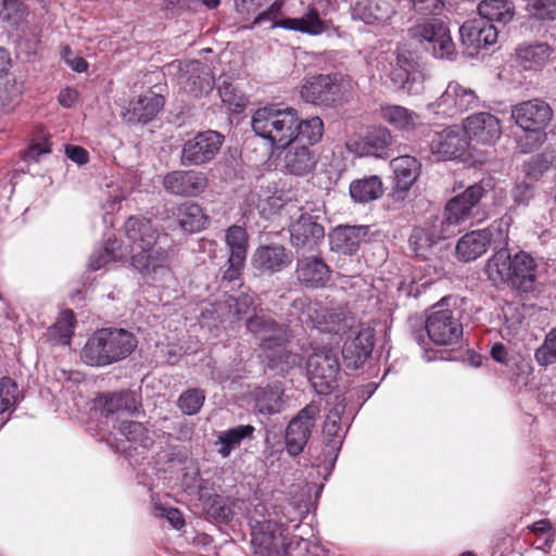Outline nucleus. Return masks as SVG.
Returning <instances> with one entry per match:
<instances>
[{
  "label": "nucleus",
  "instance_id": "26",
  "mask_svg": "<svg viewBox=\"0 0 556 556\" xmlns=\"http://www.w3.org/2000/svg\"><path fill=\"white\" fill-rule=\"evenodd\" d=\"M308 514V506L305 502L287 500L274 505L273 511L266 517L283 532L289 529H298L302 519Z\"/></svg>",
  "mask_w": 556,
  "mask_h": 556
},
{
  "label": "nucleus",
  "instance_id": "57",
  "mask_svg": "<svg viewBox=\"0 0 556 556\" xmlns=\"http://www.w3.org/2000/svg\"><path fill=\"white\" fill-rule=\"evenodd\" d=\"M316 305L307 295L298 296L292 301L290 315L300 321L315 323Z\"/></svg>",
  "mask_w": 556,
  "mask_h": 556
},
{
  "label": "nucleus",
  "instance_id": "25",
  "mask_svg": "<svg viewBox=\"0 0 556 556\" xmlns=\"http://www.w3.org/2000/svg\"><path fill=\"white\" fill-rule=\"evenodd\" d=\"M379 114L384 123L402 134H412L422 125L417 112L400 104H381Z\"/></svg>",
  "mask_w": 556,
  "mask_h": 556
},
{
  "label": "nucleus",
  "instance_id": "51",
  "mask_svg": "<svg viewBox=\"0 0 556 556\" xmlns=\"http://www.w3.org/2000/svg\"><path fill=\"white\" fill-rule=\"evenodd\" d=\"M204 402V391L198 388H191L179 395L176 404L178 405L182 414L192 416L200 412Z\"/></svg>",
  "mask_w": 556,
  "mask_h": 556
},
{
  "label": "nucleus",
  "instance_id": "21",
  "mask_svg": "<svg viewBox=\"0 0 556 556\" xmlns=\"http://www.w3.org/2000/svg\"><path fill=\"white\" fill-rule=\"evenodd\" d=\"M468 141L462 127L448 126L441 131H434L429 141V149L439 160H451L462 156Z\"/></svg>",
  "mask_w": 556,
  "mask_h": 556
},
{
  "label": "nucleus",
  "instance_id": "43",
  "mask_svg": "<svg viewBox=\"0 0 556 556\" xmlns=\"http://www.w3.org/2000/svg\"><path fill=\"white\" fill-rule=\"evenodd\" d=\"M296 130L293 134L294 143L305 142L309 146L320 141L324 134V122L320 117L314 116L307 119H300L296 115Z\"/></svg>",
  "mask_w": 556,
  "mask_h": 556
},
{
  "label": "nucleus",
  "instance_id": "28",
  "mask_svg": "<svg viewBox=\"0 0 556 556\" xmlns=\"http://www.w3.org/2000/svg\"><path fill=\"white\" fill-rule=\"evenodd\" d=\"M368 233L366 226H338L329 236L331 250L352 255Z\"/></svg>",
  "mask_w": 556,
  "mask_h": 556
},
{
  "label": "nucleus",
  "instance_id": "53",
  "mask_svg": "<svg viewBox=\"0 0 556 556\" xmlns=\"http://www.w3.org/2000/svg\"><path fill=\"white\" fill-rule=\"evenodd\" d=\"M176 532H179L178 535H176V545H181L184 541L187 544H193V545H200L205 544L207 536L205 534L198 533L192 526H188L182 514L176 508Z\"/></svg>",
  "mask_w": 556,
  "mask_h": 556
},
{
  "label": "nucleus",
  "instance_id": "35",
  "mask_svg": "<svg viewBox=\"0 0 556 556\" xmlns=\"http://www.w3.org/2000/svg\"><path fill=\"white\" fill-rule=\"evenodd\" d=\"M342 409H339L338 407L332 408L325 420L324 427H323V433L326 441V448L327 454L331 458V466H333L338 453L342 446L344 433L341 428V413Z\"/></svg>",
  "mask_w": 556,
  "mask_h": 556
},
{
  "label": "nucleus",
  "instance_id": "34",
  "mask_svg": "<svg viewBox=\"0 0 556 556\" xmlns=\"http://www.w3.org/2000/svg\"><path fill=\"white\" fill-rule=\"evenodd\" d=\"M552 52L547 43L520 46L516 49V61L525 71H538L548 62Z\"/></svg>",
  "mask_w": 556,
  "mask_h": 556
},
{
  "label": "nucleus",
  "instance_id": "7",
  "mask_svg": "<svg viewBox=\"0 0 556 556\" xmlns=\"http://www.w3.org/2000/svg\"><path fill=\"white\" fill-rule=\"evenodd\" d=\"M251 127L256 136L269 141L275 149H287L294 143L296 111L276 106L257 109L252 115Z\"/></svg>",
  "mask_w": 556,
  "mask_h": 556
},
{
  "label": "nucleus",
  "instance_id": "30",
  "mask_svg": "<svg viewBox=\"0 0 556 556\" xmlns=\"http://www.w3.org/2000/svg\"><path fill=\"white\" fill-rule=\"evenodd\" d=\"M394 174V189L397 192H407L418 179L421 163L415 156L402 155L391 161Z\"/></svg>",
  "mask_w": 556,
  "mask_h": 556
},
{
  "label": "nucleus",
  "instance_id": "5",
  "mask_svg": "<svg viewBox=\"0 0 556 556\" xmlns=\"http://www.w3.org/2000/svg\"><path fill=\"white\" fill-rule=\"evenodd\" d=\"M136 346L137 340L129 331L103 328L86 341L80 359L88 366L104 367L126 358Z\"/></svg>",
  "mask_w": 556,
  "mask_h": 556
},
{
  "label": "nucleus",
  "instance_id": "61",
  "mask_svg": "<svg viewBox=\"0 0 556 556\" xmlns=\"http://www.w3.org/2000/svg\"><path fill=\"white\" fill-rule=\"evenodd\" d=\"M483 231L491 235L490 247H493L495 252H509L508 250V229L504 228L502 223H493Z\"/></svg>",
  "mask_w": 556,
  "mask_h": 556
},
{
  "label": "nucleus",
  "instance_id": "15",
  "mask_svg": "<svg viewBox=\"0 0 556 556\" xmlns=\"http://www.w3.org/2000/svg\"><path fill=\"white\" fill-rule=\"evenodd\" d=\"M319 413V405L311 402L289 421L285 433L286 450L289 455L298 456L304 451Z\"/></svg>",
  "mask_w": 556,
  "mask_h": 556
},
{
  "label": "nucleus",
  "instance_id": "29",
  "mask_svg": "<svg viewBox=\"0 0 556 556\" xmlns=\"http://www.w3.org/2000/svg\"><path fill=\"white\" fill-rule=\"evenodd\" d=\"M164 98L154 92H147L129 102L124 117L128 123H148L163 108Z\"/></svg>",
  "mask_w": 556,
  "mask_h": 556
},
{
  "label": "nucleus",
  "instance_id": "13",
  "mask_svg": "<svg viewBox=\"0 0 556 556\" xmlns=\"http://www.w3.org/2000/svg\"><path fill=\"white\" fill-rule=\"evenodd\" d=\"M478 106L479 97L476 91L453 80L435 101L427 105V109L434 115L453 118Z\"/></svg>",
  "mask_w": 556,
  "mask_h": 556
},
{
  "label": "nucleus",
  "instance_id": "22",
  "mask_svg": "<svg viewBox=\"0 0 556 556\" xmlns=\"http://www.w3.org/2000/svg\"><path fill=\"white\" fill-rule=\"evenodd\" d=\"M462 128L467 139L482 144H493L502 135L500 119L486 112L468 116Z\"/></svg>",
  "mask_w": 556,
  "mask_h": 556
},
{
  "label": "nucleus",
  "instance_id": "38",
  "mask_svg": "<svg viewBox=\"0 0 556 556\" xmlns=\"http://www.w3.org/2000/svg\"><path fill=\"white\" fill-rule=\"evenodd\" d=\"M138 405V396L132 391L112 393L104 397L102 413L106 418H113L115 415L119 418L125 414L136 412Z\"/></svg>",
  "mask_w": 556,
  "mask_h": 556
},
{
  "label": "nucleus",
  "instance_id": "23",
  "mask_svg": "<svg viewBox=\"0 0 556 556\" xmlns=\"http://www.w3.org/2000/svg\"><path fill=\"white\" fill-rule=\"evenodd\" d=\"M375 345V332L370 328H363L344 342L342 357L350 369L362 368L370 357Z\"/></svg>",
  "mask_w": 556,
  "mask_h": 556
},
{
  "label": "nucleus",
  "instance_id": "49",
  "mask_svg": "<svg viewBox=\"0 0 556 556\" xmlns=\"http://www.w3.org/2000/svg\"><path fill=\"white\" fill-rule=\"evenodd\" d=\"M74 321L73 312H62L56 323L49 329L50 338L56 343L67 344L74 333Z\"/></svg>",
  "mask_w": 556,
  "mask_h": 556
},
{
  "label": "nucleus",
  "instance_id": "59",
  "mask_svg": "<svg viewBox=\"0 0 556 556\" xmlns=\"http://www.w3.org/2000/svg\"><path fill=\"white\" fill-rule=\"evenodd\" d=\"M413 10L422 18L439 17L444 9L445 3L443 0H410Z\"/></svg>",
  "mask_w": 556,
  "mask_h": 556
},
{
  "label": "nucleus",
  "instance_id": "37",
  "mask_svg": "<svg viewBox=\"0 0 556 556\" xmlns=\"http://www.w3.org/2000/svg\"><path fill=\"white\" fill-rule=\"evenodd\" d=\"M349 191L354 202L365 204L381 198L384 188L379 176L370 175L354 179L350 184Z\"/></svg>",
  "mask_w": 556,
  "mask_h": 556
},
{
  "label": "nucleus",
  "instance_id": "9",
  "mask_svg": "<svg viewBox=\"0 0 556 556\" xmlns=\"http://www.w3.org/2000/svg\"><path fill=\"white\" fill-rule=\"evenodd\" d=\"M464 311L460 307H448L445 299L433 305L428 315L425 329L429 339L437 345L457 344L464 333L462 318Z\"/></svg>",
  "mask_w": 556,
  "mask_h": 556
},
{
  "label": "nucleus",
  "instance_id": "2",
  "mask_svg": "<svg viewBox=\"0 0 556 556\" xmlns=\"http://www.w3.org/2000/svg\"><path fill=\"white\" fill-rule=\"evenodd\" d=\"M283 0H275L266 9L256 0H235V9L242 21H250L243 29L252 30L257 26L269 24V29L281 28L309 36H318L327 30L326 22L321 20L314 3L305 7L300 17L282 16Z\"/></svg>",
  "mask_w": 556,
  "mask_h": 556
},
{
  "label": "nucleus",
  "instance_id": "48",
  "mask_svg": "<svg viewBox=\"0 0 556 556\" xmlns=\"http://www.w3.org/2000/svg\"><path fill=\"white\" fill-rule=\"evenodd\" d=\"M225 240L229 249V255L247 258L249 237L245 228L232 225L226 230Z\"/></svg>",
  "mask_w": 556,
  "mask_h": 556
},
{
  "label": "nucleus",
  "instance_id": "10",
  "mask_svg": "<svg viewBox=\"0 0 556 556\" xmlns=\"http://www.w3.org/2000/svg\"><path fill=\"white\" fill-rule=\"evenodd\" d=\"M306 371L317 394H330L338 386L340 372L337 351L327 345L314 348L306 361Z\"/></svg>",
  "mask_w": 556,
  "mask_h": 556
},
{
  "label": "nucleus",
  "instance_id": "45",
  "mask_svg": "<svg viewBox=\"0 0 556 556\" xmlns=\"http://www.w3.org/2000/svg\"><path fill=\"white\" fill-rule=\"evenodd\" d=\"M213 486L214 484L210 480L201 477L200 469L197 466L192 465L185 468L181 488L188 495L195 496L200 501L210 493Z\"/></svg>",
  "mask_w": 556,
  "mask_h": 556
},
{
  "label": "nucleus",
  "instance_id": "47",
  "mask_svg": "<svg viewBox=\"0 0 556 556\" xmlns=\"http://www.w3.org/2000/svg\"><path fill=\"white\" fill-rule=\"evenodd\" d=\"M391 142L392 135L388 128H374L364 138V150L367 154L382 157Z\"/></svg>",
  "mask_w": 556,
  "mask_h": 556
},
{
  "label": "nucleus",
  "instance_id": "27",
  "mask_svg": "<svg viewBox=\"0 0 556 556\" xmlns=\"http://www.w3.org/2000/svg\"><path fill=\"white\" fill-rule=\"evenodd\" d=\"M283 156L286 172L294 176H304L317 165V155L305 144L291 143Z\"/></svg>",
  "mask_w": 556,
  "mask_h": 556
},
{
  "label": "nucleus",
  "instance_id": "60",
  "mask_svg": "<svg viewBox=\"0 0 556 556\" xmlns=\"http://www.w3.org/2000/svg\"><path fill=\"white\" fill-rule=\"evenodd\" d=\"M25 7L18 0H5L3 2L1 18L11 26H17L25 17Z\"/></svg>",
  "mask_w": 556,
  "mask_h": 556
},
{
  "label": "nucleus",
  "instance_id": "31",
  "mask_svg": "<svg viewBox=\"0 0 556 556\" xmlns=\"http://www.w3.org/2000/svg\"><path fill=\"white\" fill-rule=\"evenodd\" d=\"M491 235L483 229L465 233L456 244V255L462 262H471L483 255L490 248Z\"/></svg>",
  "mask_w": 556,
  "mask_h": 556
},
{
  "label": "nucleus",
  "instance_id": "54",
  "mask_svg": "<svg viewBox=\"0 0 556 556\" xmlns=\"http://www.w3.org/2000/svg\"><path fill=\"white\" fill-rule=\"evenodd\" d=\"M525 9L538 20H556V0H525Z\"/></svg>",
  "mask_w": 556,
  "mask_h": 556
},
{
  "label": "nucleus",
  "instance_id": "18",
  "mask_svg": "<svg viewBox=\"0 0 556 556\" xmlns=\"http://www.w3.org/2000/svg\"><path fill=\"white\" fill-rule=\"evenodd\" d=\"M324 237V227L308 213L301 214L290 227V241L299 254L314 252Z\"/></svg>",
  "mask_w": 556,
  "mask_h": 556
},
{
  "label": "nucleus",
  "instance_id": "50",
  "mask_svg": "<svg viewBox=\"0 0 556 556\" xmlns=\"http://www.w3.org/2000/svg\"><path fill=\"white\" fill-rule=\"evenodd\" d=\"M281 326L278 321H276L271 316L265 314H258L254 312L251 316L247 318L245 328L252 334L260 337L261 340L269 334V332H275Z\"/></svg>",
  "mask_w": 556,
  "mask_h": 556
},
{
  "label": "nucleus",
  "instance_id": "42",
  "mask_svg": "<svg viewBox=\"0 0 556 556\" xmlns=\"http://www.w3.org/2000/svg\"><path fill=\"white\" fill-rule=\"evenodd\" d=\"M126 249L116 239L109 238L103 250L94 251L88 262V267L92 270H99L112 262L124 258Z\"/></svg>",
  "mask_w": 556,
  "mask_h": 556
},
{
  "label": "nucleus",
  "instance_id": "8",
  "mask_svg": "<svg viewBox=\"0 0 556 556\" xmlns=\"http://www.w3.org/2000/svg\"><path fill=\"white\" fill-rule=\"evenodd\" d=\"M356 81L346 74L334 72L308 78L301 88V98L312 104L330 106L346 102L355 92Z\"/></svg>",
  "mask_w": 556,
  "mask_h": 556
},
{
  "label": "nucleus",
  "instance_id": "52",
  "mask_svg": "<svg viewBox=\"0 0 556 556\" xmlns=\"http://www.w3.org/2000/svg\"><path fill=\"white\" fill-rule=\"evenodd\" d=\"M229 313L238 320L245 319L256 312L254 296L241 293L238 296H230L227 301Z\"/></svg>",
  "mask_w": 556,
  "mask_h": 556
},
{
  "label": "nucleus",
  "instance_id": "1",
  "mask_svg": "<svg viewBox=\"0 0 556 556\" xmlns=\"http://www.w3.org/2000/svg\"><path fill=\"white\" fill-rule=\"evenodd\" d=\"M492 189V180L481 179L468 186L464 192L453 197L444 207L443 217L416 226L408 238L414 257L427 261L435 255L438 245L458 231V226L475 217L482 198Z\"/></svg>",
  "mask_w": 556,
  "mask_h": 556
},
{
  "label": "nucleus",
  "instance_id": "3",
  "mask_svg": "<svg viewBox=\"0 0 556 556\" xmlns=\"http://www.w3.org/2000/svg\"><path fill=\"white\" fill-rule=\"evenodd\" d=\"M128 245L124 247L130 254L131 265L141 274L150 275L162 268L168 260L167 252L160 244L161 237L155 236L151 222L147 218L131 216L124 225Z\"/></svg>",
  "mask_w": 556,
  "mask_h": 556
},
{
  "label": "nucleus",
  "instance_id": "17",
  "mask_svg": "<svg viewBox=\"0 0 556 556\" xmlns=\"http://www.w3.org/2000/svg\"><path fill=\"white\" fill-rule=\"evenodd\" d=\"M459 35L467 53L475 55L496 43L498 30L492 23L479 16L466 21L459 28Z\"/></svg>",
  "mask_w": 556,
  "mask_h": 556
},
{
  "label": "nucleus",
  "instance_id": "55",
  "mask_svg": "<svg viewBox=\"0 0 556 556\" xmlns=\"http://www.w3.org/2000/svg\"><path fill=\"white\" fill-rule=\"evenodd\" d=\"M173 496L168 492H155L152 495L153 513L157 518H164L174 528Z\"/></svg>",
  "mask_w": 556,
  "mask_h": 556
},
{
  "label": "nucleus",
  "instance_id": "44",
  "mask_svg": "<svg viewBox=\"0 0 556 556\" xmlns=\"http://www.w3.org/2000/svg\"><path fill=\"white\" fill-rule=\"evenodd\" d=\"M384 75L390 80V87L395 90L407 94H418L422 90V79L414 78L395 63H390V71Z\"/></svg>",
  "mask_w": 556,
  "mask_h": 556
},
{
  "label": "nucleus",
  "instance_id": "11",
  "mask_svg": "<svg viewBox=\"0 0 556 556\" xmlns=\"http://www.w3.org/2000/svg\"><path fill=\"white\" fill-rule=\"evenodd\" d=\"M408 29L410 38L420 42L438 59H452L455 45L445 22L439 17L422 18Z\"/></svg>",
  "mask_w": 556,
  "mask_h": 556
},
{
  "label": "nucleus",
  "instance_id": "12",
  "mask_svg": "<svg viewBox=\"0 0 556 556\" xmlns=\"http://www.w3.org/2000/svg\"><path fill=\"white\" fill-rule=\"evenodd\" d=\"M265 510L263 505L254 508V515L250 517L252 528L251 545L257 556H286V535L282 529L270 522L266 516L255 517L260 511Z\"/></svg>",
  "mask_w": 556,
  "mask_h": 556
},
{
  "label": "nucleus",
  "instance_id": "19",
  "mask_svg": "<svg viewBox=\"0 0 556 556\" xmlns=\"http://www.w3.org/2000/svg\"><path fill=\"white\" fill-rule=\"evenodd\" d=\"M292 261V253L285 245L270 243L256 248L251 257V265L260 275L271 276L289 267Z\"/></svg>",
  "mask_w": 556,
  "mask_h": 556
},
{
  "label": "nucleus",
  "instance_id": "46",
  "mask_svg": "<svg viewBox=\"0 0 556 556\" xmlns=\"http://www.w3.org/2000/svg\"><path fill=\"white\" fill-rule=\"evenodd\" d=\"M118 431L134 448H148L153 443L148 429L141 422L123 420L118 426Z\"/></svg>",
  "mask_w": 556,
  "mask_h": 556
},
{
  "label": "nucleus",
  "instance_id": "63",
  "mask_svg": "<svg viewBox=\"0 0 556 556\" xmlns=\"http://www.w3.org/2000/svg\"><path fill=\"white\" fill-rule=\"evenodd\" d=\"M286 333L283 326H279V329L275 332H269L266 337L261 340L260 348L263 352L273 351L275 353H281L285 351Z\"/></svg>",
  "mask_w": 556,
  "mask_h": 556
},
{
  "label": "nucleus",
  "instance_id": "32",
  "mask_svg": "<svg viewBox=\"0 0 556 556\" xmlns=\"http://www.w3.org/2000/svg\"><path fill=\"white\" fill-rule=\"evenodd\" d=\"M204 511L217 523H229L235 515L237 500L218 494L214 486L200 500Z\"/></svg>",
  "mask_w": 556,
  "mask_h": 556
},
{
  "label": "nucleus",
  "instance_id": "16",
  "mask_svg": "<svg viewBox=\"0 0 556 556\" xmlns=\"http://www.w3.org/2000/svg\"><path fill=\"white\" fill-rule=\"evenodd\" d=\"M176 81L186 93L195 98L208 94L215 84L211 67L198 60L180 64Z\"/></svg>",
  "mask_w": 556,
  "mask_h": 556
},
{
  "label": "nucleus",
  "instance_id": "14",
  "mask_svg": "<svg viewBox=\"0 0 556 556\" xmlns=\"http://www.w3.org/2000/svg\"><path fill=\"white\" fill-rule=\"evenodd\" d=\"M225 142L217 130H204L187 140L181 149L180 163L185 166H201L213 161Z\"/></svg>",
  "mask_w": 556,
  "mask_h": 556
},
{
  "label": "nucleus",
  "instance_id": "58",
  "mask_svg": "<svg viewBox=\"0 0 556 556\" xmlns=\"http://www.w3.org/2000/svg\"><path fill=\"white\" fill-rule=\"evenodd\" d=\"M18 399L17 384L8 377L0 379V414L9 410Z\"/></svg>",
  "mask_w": 556,
  "mask_h": 556
},
{
  "label": "nucleus",
  "instance_id": "33",
  "mask_svg": "<svg viewBox=\"0 0 556 556\" xmlns=\"http://www.w3.org/2000/svg\"><path fill=\"white\" fill-rule=\"evenodd\" d=\"M283 390L277 384L257 387L252 392L254 409L265 416L280 413L283 406Z\"/></svg>",
  "mask_w": 556,
  "mask_h": 556
},
{
  "label": "nucleus",
  "instance_id": "56",
  "mask_svg": "<svg viewBox=\"0 0 556 556\" xmlns=\"http://www.w3.org/2000/svg\"><path fill=\"white\" fill-rule=\"evenodd\" d=\"M324 321L319 323L325 332L339 334L348 328L346 314L342 308H331L323 316Z\"/></svg>",
  "mask_w": 556,
  "mask_h": 556
},
{
  "label": "nucleus",
  "instance_id": "41",
  "mask_svg": "<svg viewBox=\"0 0 556 556\" xmlns=\"http://www.w3.org/2000/svg\"><path fill=\"white\" fill-rule=\"evenodd\" d=\"M478 12L489 23L506 24L514 17V4L508 0H483L478 5Z\"/></svg>",
  "mask_w": 556,
  "mask_h": 556
},
{
  "label": "nucleus",
  "instance_id": "24",
  "mask_svg": "<svg viewBox=\"0 0 556 556\" xmlns=\"http://www.w3.org/2000/svg\"><path fill=\"white\" fill-rule=\"evenodd\" d=\"M298 280L307 288H323L330 280L329 266L317 256H299L296 262Z\"/></svg>",
  "mask_w": 556,
  "mask_h": 556
},
{
  "label": "nucleus",
  "instance_id": "20",
  "mask_svg": "<svg viewBox=\"0 0 556 556\" xmlns=\"http://www.w3.org/2000/svg\"><path fill=\"white\" fill-rule=\"evenodd\" d=\"M397 4L399 0H357L351 7V16L366 25L383 26L392 21Z\"/></svg>",
  "mask_w": 556,
  "mask_h": 556
},
{
  "label": "nucleus",
  "instance_id": "39",
  "mask_svg": "<svg viewBox=\"0 0 556 556\" xmlns=\"http://www.w3.org/2000/svg\"><path fill=\"white\" fill-rule=\"evenodd\" d=\"M206 218L201 206L193 202L179 204L176 212V223L186 232H198L204 228Z\"/></svg>",
  "mask_w": 556,
  "mask_h": 556
},
{
  "label": "nucleus",
  "instance_id": "6",
  "mask_svg": "<svg viewBox=\"0 0 556 556\" xmlns=\"http://www.w3.org/2000/svg\"><path fill=\"white\" fill-rule=\"evenodd\" d=\"M511 118L526 132L518 140L520 151L530 153L544 142L545 128L553 118V110L540 99L522 101L511 108Z\"/></svg>",
  "mask_w": 556,
  "mask_h": 556
},
{
  "label": "nucleus",
  "instance_id": "40",
  "mask_svg": "<svg viewBox=\"0 0 556 556\" xmlns=\"http://www.w3.org/2000/svg\"><path fill=\"white\" fill-rule=\"evenodd\" d=\"M208 186L207 177L198 170L176 172V194L197 197L205 191Z\"/></svg>",
  "mask_w": 556,
  "mask_h": 556
},
{
  "label": "nucleus",
  "instance_id": "4",
  "mask_svg": "<svg viewBox=\"0 0 556 556\" xmlns=\"http://www.w3.org/2000/svg\"><path fill=\"white\" fill-rule=\"evenodd\" d=\"M536 271V261L525 251H519L514 256L505 251L494 252L485 265L488 279L493 285L506 283L522 292L534 290Z\"/></svg>",
  "mask_w": 556,
  "mask_h": 556
},
{
  "label": "nucleus",
  "instance_id": "64",
  "mask_svg": "<svg viewBox=\"0 0 556 556\" xmlns=\"http://www.w3.org/2000/svg\"><path fill=\"white\" fill-rule=\"evenodd\" d=\"M222 101L237 113L242 112L245 108L244 99L236 92L231 84L224 83L219 88Z\"/></svg>",
  "mask_w": 556,
  "mask_h": 556
},
{
  "label": "nucleus",
  "instance_id": "36",
  "mask_svg": "<svg viewBox=\"0 0 556 556\" xmlns=\"http://www.w3.org/2000/svg\"><path fill=\"white\" fill-rule=\"evenodd\" d=\"M255 427L252 425H238L222 431L218 434L216 445L218 446L217 453L227 458L231 452L240 446L243 441H251L254 439Z\"/></svg>",
  "mask_w": 556,
  "mask_h": 556
},
{
  "label": "nucleus",
  "instance_id": "62",
  "mask_svg": "<svg viewBox=\"0 0 556 556\" xmlns=\"http://www.w3.org/2000/svg\"><path fill=\"white\" fill-rule=\"evenodd\" d=\"M549 165L551 163L545 155L539 154L532 156L523 165L526 177L530 181H538L544 175V173L548 170Z\"/></svg>",
  "mask_w": 556,
  "mask_h": 556
}]
</instances>
